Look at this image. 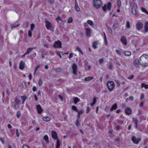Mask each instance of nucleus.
I'll list each match as a JSON object with an SVG mask.
<instances>
[{"label":"nucleus","instance_id":"nucleus-23","mask_svg":"<svg viewBox=\"0 0 148 148\" xmlns=\"http://www.w3.org/2000/svg\"><path fill=\"white\" fill-rule=\"evenodd\" d=\"M42 119L43 121L46 122L49 121L50 120V119L48 116L43 117L42 118Z\"/></svg>","mask_w":148,"mask_h":148},{"label":"nucleus","instance_id":"nucleus-32","mask_svg":"<svg viewBox=\"0 0 148 148\" xmlns=\"http://www.w3.org/2000/svg\"><path fill=\"white\" fill-rule=\"evenodd\" d=\"M60 146V143L58 139L57 140L56 144V147L55 148H59Z\"/></svg>","mask_w":148,"mask_h":148},{"label":"nucleus","instance_id":"nucleus-45","mask_svg":"<svg viewBox=\"0 0 148 148\" xmlns=\"http://www.w3.org/2000/svg\"><path fill=\"white\" fill-rule=\"evenodd\" d=\"M133 121L134 123H135V124L138 123V120L136 118H133Z\"/></svg>","mask_w":148,"mask_h":148},{"label":"nucleus","instance_id":"nucleus-59","mask_svg":"<svg viewBox=\"0 0 148 148\" xmlns=\"http://www.w3.org/2000/svg\"><path fill=\"white\" fill-rule=\"evenodd\" d=\"M90 110V108L89 107H88L87 108L86 113V114L88 113Z\"/></svg>","mask_w":148,"mask_h":148},{"label":"nucleus","instance_id":"nucleus-24","mask_svg":"<svg viewBox=\"0 0 148 148\" xmlns=\"http://www.w3.org/2000/svg\"><path fill=\"white\" fill-rule=\"evenodd\" d=\"M93 79V77H86L84 79V81H90Z\"/></svg>","mask_w":148,"mask_h":148},{"label":"nucleus","instance_id":"nucleus-33","mask_svg":"<svg viewBox=\"0 0 148 148\" xmlns=\"http://www.w3.org/2000/svg\"><path fill=\"white\" fill-rule=\"evenodd\" d=\"M33 48H28L27 50V51L25 52V53L27 54H29L30 52L32 51L33 49Z\"/></svg>","mask_w":148,"mask_h":148},{"label":"nucleus","instance_id":"nucleus-37","mask_svg":"<svg viewBox=\"0 0 148 148\" xmlns=\"http://www.w3.org/2000/svg\"><path fill=\"white\" fill-rule=\"evenodd\" d=\"M75 125L77 127H78L80 125L79 122V120L78 119H77L75 123Z\"/></svg>","mask_w":148,"mask_h":148},{"label":"nucleus","instance_id":"nucleus-21","mask_svg":"<svg viewBox=\"0 0 148 148\" xmlns=\"http://www.w3.org/2000/svg\"><path fill=\"white\" fill-rule=\"evenodd\" d=\"M73 99L74 103L75 104H76L77 103H78L80 101L79 99L77 97H74L73 98Z\"/></svg>","mask_w":148,"mask_h":148},{"label":"nucleus","instance_id":"nucleus-19","mask_svg":"<svg viewBox=\"0 0 148 148\" xmlns=\"http://www.w3.org/2000/svg\"><path fill=\"white\" fill-rule=\"evenodd\" d=\"M15 103L17 105H18L20 103V101L17 97H16L14 99Z\"/></svg>","mask_w":148,"mask_h":148},{"label":"nucleus","instance_id":"nucleus-39","mask_svg":"<svg viewBox=\"0 0 148 148\" xmlns=\"http://www.w3.org/2000/svg\"><path fill=\"white\" fill-rule=\"evenodd\" d=\"M125 55L126 56H130L131 55V53L128 51H125Z\"/></svg>","mask_w":148,"mask_h":148},{"label":"nucleus","instance_id":"nucleus-41","mask_svg":"<svg viewBox=\"0 0 148 148\" xmlns=\"http://www.w3.org/2000/svg\"><path fill=\"white\" fill-rule=\"evenodd\" d=\"M40 66V65H39V64L37 65L36 66L35 68V71L34 73V74H35V73L36 71L38 69V68Z\"/></svg>","mask_w":148,"mask_h":148},{"label":"nucleus","instance_id":"nucleus-34","mask_svg":"<svg viewBox=\"0 0 148 148\" xmlns=\"http://www.w3.org/2000/svg\"><path fill=\"white\" fill-rule=\"evenodd\" d=\"M73 21V19L72 17H70L68 18L67 22L68 23H71Z\"/></svg>","mask_w":148,"mask_h":148},{"label":"nucleus","instance_id":"nucleus-17","mask_svg":"<svg viewBox=\"0 0 148 148\" xmlns=\"http://www.w3.org/2000/svg\"><path fill=\"white\" fill-rule=\"evenodd\" d=\"M36 108L39 114H41L42 111V109L40 105H37L36 106Z\"/></svg>","mask_w":148,"mask_h":148},{"label":"nucleus","instance_id":"nucleus-2","mask_svg":"<svg viewBox=\"0 0 148 148\" xmlns=\"http://www.w3.org/2000/svg\"><path fill=\"white\" fill-rule=\"evenodd\" d=\"M107 86L109 91H112L114 89L115 85L114 83L112 81H108L107 83Z\"/></svg>","mask_w":148,"mask_h":148},{"label":"nucleus","instance_id":"nucleus-55","mask_svg":"<svg viewBox=\"0 0 148 148\" xmlns=\"http://www.w3.org/2000/svg\"><path fill=\"white\" fill-rule=\"evenodd\" d=\"M56 20H57V21L58 22V20L61 21V18L60 17H59V16L57 17L56 18Z\"/></svg>","mask_w":148,"mask_h":148},{"label":"nucleus","instance_id":"nucleus-18","mask_svg":"<svg viewBox=\"0 0 148 148\" xmlns=\"http://www.w3.org/2000/svg\"><path fill=\"white\" fill-rule=\"evenodd\" d=\"M144 32L145 33L148 32V22H146L145 23L144 25Z\"/></svg>","mask_w":148,"mask_h":148},{"label":"nucleus","instance_id":"nucleus-44","mask_svg":"<svg viewBox=\"0 0 148 148\" xmlns=\"http://www.w3.org/2000/svg\"><path fill=\"white\" fill-rule=\"evenodd\" d=\"M32 31L31 30H29L28 31V36L29 37H31L32 36Z\"/></svg>","mask_w":148,"mask_h":148},{"label":"nucleus","instance_id":"nucleus-53","mask_svg":"<svg viewBox=\"0 0 148 148\" xmlns=\"http://www.w3.org/2000/svg\"><path fill=\"white\" fill-rule=\"evenodd\" d=\"M16 134L17 137H18L19 136V134L18 133V129H16Z\"/></svg>","mask_w":148,"mask_h":148},{"label":"nucleus","instance_id":"nucleus-31","mask_svg":"<svg viewBox=\"0 0 148 148\" xmlns=\"http://www.w3.org/2000/svg\"><path fill=\"white\" fill-rule=\"evenodd\" d=\"M143 87H145L146 89L148 88V85L146 84H145L142 83V84L141 88H143Z\"/></svg>","mask_w":148,"mask_h":148},{"label":"nucleus","instance_id":"nucleus-40","mask_svg":"<svg viewBox=\"0 0 148 148\" xmlns=\"http://www.w3.org/2000/svg\"><path fill=\"white\" fill-rule=\"evenodd\" d=\"M76 49L79 52H80L81 53V54L82 55L83 54V53L82 51L80 49L78 46H77V47H76Z\"/></svg>","mask_w":148,"mask_h":148},{"label":"nucleus","instance_id":"nucleus-51","mask_svg":"<svg viewBox=\"0 0 148 148\" xmlns=\"http://www.w3.org/2000/svg\"><path fill=\"white\" fill-rule=\"evenodd\" d=\"M113 65L112 63H110L109 66V69H111L113 67Z\"/></svg>","mask_w":148,"mask_h":148},{"label":"nucleus","instance_id":"nucleus-27","mask_svg":"<svg viewBox=\"0 0 148 148\" xmlns=\"http://www.w3.org/2000/svg\"><path fill=\"white\" fill-rule=\"evenodd\" d=\"M43 138L44 140L46 141V143H49V138L47 136H45Z\"/></svg>","mask_w":148,"mask_h":148},{"label":"nucleus","instance_id":"nucleus-52","mask_svg":"<svg viewBox=\"0 0 148 148\" xmlns=\"http://www.w3.org/2000/svg\"><path fill=\"white\" fill-rule=\"evenodd\" d=\"M116 53L118 54L119 55H121V52L120 51H119V50H118L117 49H116Z\"/></svg>","mask_w":148,"mask_h":148},{"label":"nucleus","instance_id":"nucleus-56","mask_svg":"<svg viewBox=\"0 0 148 148\" xmlns=\"http://www.w3.org/2000/svg\"><path fill=\"white\" fill-rule=\"evenodd\" d=\"M23 148H30L27 145H23Z\"/></svg>","mask_w":148,"mask_h":148},{"label":"nucleus","instance_id":"nucleus-49","mask_svg":"<svg viewBox=\"0 0 148 148\" xmlns=\"http://www.w3.org/2000/svg\"><path fill=\"white\" fill-rule=\"evenodd\" d=\"M56 53L59 56L60 58H62V56L60 54V52L59 51H56Z\"/></svg>","mask_w":148,"mask_h":148},{"label":"nucleus","instance_id":"nucleus-46","mask_svg":"<svg viewBox=\"0 0 148 148\" xmlns=\"http://www.w3.org/2000/svg\"><path fill=\"white\" fill-rule=\"evenodd\" d=\"M72 109L76 112H77V107L75 106H72Z\"/></svg>","mask_w":148,"mask_h":148},{"label":"nucleus","instance_id":"nucleus-58","mask_svg":"<svg viewBox=\"0 0 148 148\" xmlns=\"http://www.w3.org/2000/svg\"><path fill=\"white\" fill-rule=\"evenodd\" d=\"M78 113L79 114H82L83 113V111L82 110H80L79 111H77Z\"/></svg>","mask_w":148,"mask_h":148},{"label":"nucleus","instance_id":"nucleus-62","mask_svg":"<svg viewBox=\"0 0 148 148\" xmlns=\"http://www.w3.org/2000/svg\"><path fill=\"white\" fill-rule=\"evenodd\" d=\"M34 97L35 100L36 101H37L38 100V98H37L36 95H34Z\"/></svg>","mask_w":148,"mask_h":148},{"label":"nucleus","instance_id":"nucleus-15","mask_svg":"<svg viewBox=\"0 0 148 148\" xmlns=\"http://www.w3.org/2000/svg\"><path fill=\"white\" fill-rule=\"evenodd\" d=\"M51 136L55 140L58 139V136L56 133L53 131H52L51 132Z\"/></svg>","mask_w":148,"mask_h":148},{"label":"nucleus","instance_id":"nucleus-11","mask_svg":"<svg viewBox=\"0 0 148 148\" xmlns=\"http://www.w3.org/2000/svg\"><path fill=\"white\" fill-rule=\"evenodd\" d=\"M121 41L125 45H126L127 43V39L125 36H123L121 37Z\"/></svg>","mask_w":148,"mask_h":148},{"label":"nucleus","instance_id":"nucleus-6","mask_svg":"<svg viewBox=\"0 0 148 148\" xmlns=\"http://www.w3.org/2000/svg\"><path fill=\"white\" fill-rule=\"evenodd\" d=\"M111 4L110 2L108 3L107 5L106 4L103 7L102 9L103 11L106 12L107 9L110 10L111 9Z\"/></svg>","mask_w":148,"mask_h":148},{"label":"nucleus","instance_id":"nucleus-12","mask_svg":"<svg viewBox=\"0 0 148 148\" xmlns=\"http://www.w3.org/2000/svg\"><path fill=\"white\" fill-rule=\"evenodd\" d=\"M125 112L126 114L128 115H129L132 113V110L130 108L127 107L125 109Z\"/></svg>","mask_w":148,"mask_h":148},{"label":"nucleus","instance_id":"nucleus-60","mask_svg":"<svg viewBox=\"0 0 148 148\" xmlns=\"http://www.w3.org/2000/svg\"><path fill=\"white\" fill-rule=\"evenodd\" d=\"M103 62V58H101L99 60V63L100 64L102 63Z\"/></svg>","mask_w":148,"mask_h":148},{"label":"nucleus","instance_id":"nucleus-20","mask_svg":"<svg viewBox=\"0 0 148 148\" xmlns=\"http://www.w3.org/2000/svg\"><path fill=\"white\" fill-rule=\"evenodd\" d=\"M117 108V104L116 103H114L112 107L110 109L111 111H112L114 110H116Z\"/></svg>","mask_w":148,"mask_h":148},{"label":"nucleus","instance_id":"nucleus-13","mask_svg":"<svg viewBox=\"0 0 148 148\" xmlns=\"http://www.w3.org/2000/svg\"><path fill=\"white\" fill-rule=\"evenodd\" d=\"M19 67L20 69L21 70H23L25 68V62L23 61H21L19 66Z\"/></svg>","mask_w":148,"mask_h":148},{"label":"nucleus","instance_id":"nucleus-28","mask_svg":"<svg viewBox=\"0 0 148 148\" xmlns=\"http://www.w3.org/2000/svg\"><path fill=\"white\" fill-rule=\"evenodd\" d=\"M106 27L108 29L109 31V32L112 35V33H113V32H112V29H111V28L109 27L108 25H106Z\"/></svg>","mask_w":148,"mask_h":148},{"label":"nucleus","instance_id":"nucleus-14","mask_svg":"<svg viewBox=\"0 0 148 148\" xmlns=\"http://www.w3.org/2000/svg\"><path fill=\"white\" fill-rule=\"evenodd\" d=\"M134 65L137 67H138L139 66L140 64V58L139 60L136 59L134 61Z\"/></svg>","mask_w":148,"mask_h":148},{"label":"nucleus","instance_id":"nucleus-48","mask_svg":"<svg viewBox=\"0 0 148 148\" xmlns=\"http://www.w3.org/2000/svg\"><path fill=\"white\" fill-rule=\"evenodd\" d=\"M21 112H20V111H18L17 112V114H16V116H17V117L18 118L21 115Z\"/></svg>","mask_w":148,"mask_h":148},{"label":"nucleus","instance_id":"nucleus-22","mask_svg":"<svg viewBox=\"0 0 148 148\" xmlns=\"http://www.w3.org/2000/svg\"><path fill=\"white\" fill-rule=\"evenodd\" d=\"M118 24L117 23H114L112 26V29L113 30H115L117 29L118 27Z\"/></svg>","mask_w":148,"mask_h":148},{"label":"nucleus","instance_id":"nucleus-29","mask_svg":"<svg viewBox=\"0 0 148 148\" xmlns=\"http://www.w3.org/2000/svg\"><path fill=\"white\" fill-rule=\"evenodd\" d=\"M87 22L88 24L91 26L93 25L94 23L93 22L90 20H88L87 21Z\"/></svg>","mask_w":148,"mask_h":148},{"label":"nucleus","instance_id":"nucleus-38","mask_svg":"<svg viewBox=\"0 0 148 148\" xmlns=\"http://www.w3.org/2000/svg\"><path fill=\"white\" fill-rule=\"evenodd\" d=\"M117 4L118 8H120L121 5V2L120 0H118L117 2Z\"/></svg>","mask_w":148,"mask_h":148},{"label":"nucleus","instance_id":"nucleus-7","mask_svg":"<svg viewBox=\"0 0 148 148\" xmlns=\"http://www.w3.org/2000/svg\"><path fill=\"white\" fill-rule=\"evenodd\" d=\"M143 26V23L140 22H138L136 24V27L138 31H139L142 29Z\"/></svg>","mask_w":148,"mask_h":148},{"label":"nucleus","instance_id":"nucleus-5","mask_svg":"<svg viewBox=\"0 0 148 148\" xmlns=\"http://www.w3.org/2000/svg\"><path fill=\"white\" fill-rule=\"evenodd\" d=\"M132 141L136 144H138L141 140V139L140 138H137L135 136H133L132 138Z\"/></svg>","mask_w":148,"mask_h":148},{"label":"nucleus","instance_id":"nucleus-25","mask_svg":"<svg viewBox=\"0 0 148 148\" xmlns=\"http://www.w3.org/2000/svg\"><path fill=\"white\" fill-rule=\"evenodd\" d=\"M21 98L22 101V104H24L25 100L27 99V97L25 95L21 96Z\"/></svg>","mask_w":148,"mask_h":148},{"label":"nucleus","instance_id":"nucleus-36","mask_svg":"<svg viewBox=\"0 0 148 148\" xmlns=\"http://www.w3.org/2000/svg\"><path fill=\"white\" fill-rule=\"evenodd\" d=\"M126 26L127 28H129L130 27V23L129 21H126Z\"/></svg>","mask_w":148,"mask_h":148},{"label":"nucleus","instance_id":"nucleus-57","mask_svg":"<svg viewBox=\"0 0 148 148\" xmlns=\"http://www.w3.org/2000/svg\"><path fill=\"white\" fill-rule=\"evenodd\" d=\"M54 2V0H48V2L50 4L53 3Z\"/></svg>","mask_w":148,"mask_h":148},{"label":"nucleus","instance_id":"nucleus-16","mask_svg":"<svg viewBox=\"0 0 148 148\" xmlns=\"http://www.w3.org/2000/svg\"><path fill=\"white\" fill-rule=\"evenodd\" d=\"M86 30V35L87 36H89L91 33V29L88 28H86L85 29Z\"/></svg>","mask_w":148,"mask_h":148},{"label":"nucleus","instance_id":"nucleus-8","mask_svg":"<svg viewBox=\"0 0 148 148\" xmlns=\"http://www.w3.org/2000/svg\"><path fill=\"white\" fill-rule=\"evenodd\" d=\"M132 13L136 15V13L137 11V4L136 3H135L132 7Z\"/></svg>","mask_w":148,"mask_h":148},{"label":"nucleus","instance_id":"nucleus-63","mask_svg":"<svg viewBox=\"0 0 148 148\" xmlns=\"http://www.w3.org/2000/svg\"><path fill=\"white\" fill-rule=\"evenodd\" d=\"M37 95L38 96H41V91L40 90H38L37 93Z\"/></svg>","mask_w":148,"mask_h":148},{"label":"nucleus","instance_id":"nucleus-43","mask_svg":"<svg viewBox=\"0 0 148 148\" xmlns=\"http://www.w3.org/2000/svg\"><path fill=\"white\" fill-rule=\"evenodd\" d=\"M34 24L32 23L30 25V30H32V31H33V29L34 27Z\"/></svg>","mask_w":148,"mask_h":148},{"label":"nucleus","instance_id":"nucleus-9","mask_svg":"<svg viewBox=\"0 0 148 148\" xmlns=\"http://www.w3.org/2000/svg\"><path fill=\"white\" fill-rule=\"evenodd\" d=\"M73 73L75 75H77V66L75 63H73L72 65Z\"/></svg>","mask_w":148,"mask_h":148},{"label":"nucleus","instance_id":"nucleus-42","mask_svg":"<svg viewBox=\"0 0 148 148\" xmlns=\"http://www.w3.org/2000/svg\"><path fill=\"white\" fill-rule=\"evenodd\" d=\"M141 10L143 12H145L146 14L148 13V12L146 10V9L143 7L141 8Z\"/></svg>","mask_w":148,"mask_h":148},{"label":"nucleus","instance_id":"nucleus-4","mask_svg":"<svg viewBox=\"0 0 148 148\" xmlns=\"http://www.w3.org/2000/svg\"><path fill=\"white\" fill-rule=\"evenodd\" d=\"M53 47L57 48H61L62 47L61 42L59 40L55 42L53 45Z\"/></svg>","mask_w":148,"mask_h":148},{"label":"nucleus","instance_id":"nucleus-26","mask_svg":"<svg viewBox=\"0 0 148 148\" xmlns=\"http://www.w3.org/2000/svg\"><path fill=\"white\" fill-rule=\"evenodd\" d=\"M75 10L77 12H79L80 11V9L79 7L78 4H75Z\"/></svg>","mask_w":148,"mask_h":148},{"label":"nucleus","instance_id":"nucleus-10","mask_svg":"<svg viewBox=\"0 0 148 148\" xmlns=\"http://www.w3.org/2000/svg\"><path fill=\"white\" fill-rule=\"evenodd\" d=\"M46 23V27L48 30H52V25L50 22L47 21H46L45 22Z\"/></svg>","mask_w":148,"mask_h":148},{"label":"nucleus","instance_id":"nucleus-50","mask_svg":"<svg viewBox=\"0 0 148 148\" xmlns=\"http://www.w3.org/2000/svg\"><path fill=\"white\" fill-rule=\"evenodd\" d=\"M22 85L23 88H25L26 87V83L25 82H23L22 83Z\"/></svg>","mask_w":148,"mask_h":148},{"label":"nucleus","instance_id":"nucleus-61","mask_svg":"<svg viewBox=\"0 0 148 148\" xmlns=\"http://www.w3.org/2000/svg\"><path fill=\"white\" fill-rule=\"evenodd\" d=\"M32 90L34 91H35L37 90V88L35 86L33 87L32 88Z\"/></svg>","mask_w":148,"mask_h":148},{"label":"nucleus","instance_id":"nucleus-47","mask_svg":"<svg viewBox=\"0 0 148 148\" xmlns=\"http://www.w3.org/2000/svg\"><path fill=\"white\" fill-rule=\"evenodd\" d=\"M0 140L3 144H5V141L3 138L0 137Z\"/></svg>","mask_w":148,"mask_h":148},{"label":"nucleus","instance_id":"nucleus-35","mask_svg":"<svg viewBox=\"0 0 148 148\" xmlns=\"http://www.w3.org/2000/svg\"><path fill=\"white\" fill-rule=\"evenodd\" d=\"M19 26V24H17L16 25H12L11 26V28L12 29L16 27H17Z\"/></svg>","mask_w":148,"mask_h":148},{"label":"nucleus","instance_id":"nucleus-64","mask_svg":"<svg viewBox=\"0 0 148 148\" xmlns=\"http://www.w3.org/2000/svg\"><path fill=\"white\" fill-rule=\"evenodd\" d=\"M144 97V94H142L140 97V99L141 100L143 99Z\"/></svg>","mask_w":148,"mask_h":148},{"label":"nucleus","instance_id":"nucleus-30","mask_svg":"<svg viewBox=\"0 0 148 148\" xmlns=\"http://www.w3.org/2000/svg\"><path fill=\"white\" fill-rule=\"evenodd\" d=\"M97 42L95 41L93 42L92 46L94 49H96L97 48Z\"/></svg>","mask_w":148,"mask_h":148},{"label":"nucleus","instance_id":"nucleus-1","mask_svg":"<svg viewBox=\"0 0 148 148\" xmlns=\"http://www.w3.org/2000/svg\"><path fill=\"white\" fill-rule=\"evenodd\" d=\"M140 65L143 67L148 66V55L144 54L140 58Z\"/></svg>","mask_w":148,"mask_h":148},{"label":"nucleus","instance_id":"nucleus-54","mask_svg":"<svg viewBox=\"0 0 148 148\" xmlns=\"http://www.w3.org/2000/svg\"><path fill=\"white\" fill-rule=\"evenodd\" d=\"M38 85L39 86H41L42 84V82L40 79L38 82Z\"/></svg>","mask_w":148,"mask_h":148},{"label":"nucleus","instance_id":"nucleus-3","mask_svg":"<svg viewBox=\"0 0 148 148\" xmlns=\"http://www.w3.org/2000/svg\"><path fill=\"white\" fill-rule=\"evenodd\" d=\"M93 6L96 9H98L101 7L103 4L101 0H93Z\"/></svg>","mask_w":148,"mask_h":148}]
</instances>
